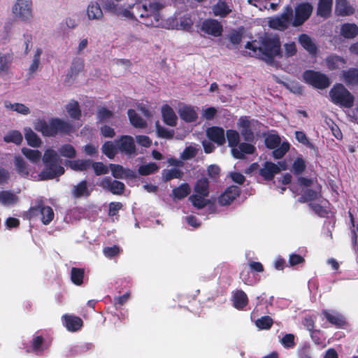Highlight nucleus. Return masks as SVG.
I'll use <instances>...</instances> for the list:
<instances>
[{
  "instance_id": "obj_24",
  "label": "nucleus",
  "mask_w": 358,
  "mask_h": 358,
  "mask_svg": "<svg viewBox=\"0 0 358 358\" xmlns=\"http://www.w3.org/2000/svg\"><path fill=\"white\" fill-rule=\"evenodd\" d=\"M280 171V168L275 164L272 162H266L264 166L260 169V174L266 180H271L275 173Z\"/></svg>"
},
{
  "instance_id": "obj_25",
  "label": "nucleus",
  "mask_w": 358,
  "mask_h": 358,
  "mask_svg": "<svg viewBox=\"0 0 358 358\" xmlns=\"http://www.w3.org/2000/svg\"><path fill=\"white\" fill-rule=\"evenodd\" d=\"M231 12V8L224 1L219 0L218 2L213 6V13L215 16L224 17Z\"/></svg>"
},
{
  "instance_id": "obj_2",
  "label": "nucleus",
  "mask_w": 358,
  "mask_h": 358,
  "mask_svg": "<svg viewBox=\"0 0 358 358\" xmlns=\"http://www.w3.org/2000/svg\"><path fill=\"white\" fill-rule=\"evenodd\" d=\"M163 5L159 2L147 3H135L129 9H123L121 15L139 20L147 27H160L162 25L160 10Z\"/></svg>"
},
{
  "instance_id": "obj_36",
  "label": "nucleus",
  "mask_w": 358,
  "mask_h": 358,
  "mask_svg": "<svg viewBox=\"0 0 358 358\" xmlns=\"http://www.w3.org/2000/svg\"><path fill=\"white\" fill-rule=\"evenodd\" d=\"M110 169L112 175L116 178H123L132 176L134 175L132 171L126 170L122 166L118 164H110Z\"/></svg>"
},
{
  "instance_id": "obj_17",
  "label": "nucleus",
  "mask_w": 358,
  "mask_h": 358,
  "mask_svg": "<svg viewBox=\"0 0 358 358\" xmlns=\"http://www.w3.org/2000/svg\"><path fill=\"white\" fill-rule=\"evenodd\" d=\"M240 194L238 187L232 185L229 187L218 198L221 206L229 205Z\"/></svg>"
},
{
  "instance_id": "obj_47",
  "label": "nucleus",
  "mask_w": 358,
  "mask_h": 358,
  "mask_svg": "<svg viewBox=\"0 0 358 358\" xmlns=\"http://www.w3.org/2000/svg\"><path fill=\"white\" fill-rule=\"evenodd\" d=\"M66 110L70 117L73 119H79L81 115V111L79 104L76 101H71L66 106Z\"/></svg>"
},
{
  "instance_id": "obj_42",
  "label": "nucleus",
  "mask_w": 358,
  "mask_h": 358,
  "mask_svg": "<svg viewBox=\"0 0 358 358\" xmlns=\"http://www.w3.org/2000/svg\"><path fill=\"white\" fill-rule=\"evenodd\" d=\"M87 13L90 20H99L103 16L102 10L97 3H90L87 7Z\"/></svg>"
},
{
  "instance_id": "obj_37",
  "label": "nucleus",
  "mask_w": 358,
  "mask_h": 358,
  "mask_svg": "<svg viewBox=\"0 0 358 358\" xmlns=\"http://www.w3.org/2000/svg\"><path fill=\"white\" fill-rule=\"evenodd\" d=\"M333 0H320L317 8V14L324 17L329 15L331 11Z\"/></svg>"
},
{
  "instance_id": "obj_61",
  "label": "nucleus",
  "mask_w": 358,
  "mask_h": 358,
  "mask_svg": "<svg viewBox=\"0 0 358 358\" xmlns=\"http://www.w3.org/2000/svg\"><path fill=\"white\" fill-rule=\"evenodd\" d=\"M120 252V249L117 245H113L111 247H106L103 250V252L104 255L108 258H112L116 255H117Z\"/></svg>"
},
{
  "instance_id": "obj_35",
  "label": "nucleus",
  "mask_w": 358,
  "mask_h": 358,
  "mask_svg": "<svg viewBox=\"0 0 358 358\" xmlns=\"http://www.w3.org/2000/svg\"><path fill=\"white\" fill-rule=\"evenodd\" d=\"M326 63L329 69L334 70L343 66L346 64V60L338 55H332L326 59Z\"/></svg>"
},
{
  "instance_id": "obj_56",
  "label": "nucleus",
  "mask_w": 358,
  "mask_h": 358,
  "mask_svg": "<svg viewBox=\"0 0 358 358\" xmlns=\"http://www.w3.org/2000/svg\"><path fill=\"white\" fill-rule=\"evenodd\" d=\"M118 150L116 143L113 144L111 142H106L102 147L103 152L109 158L112 159L116 154Z\"/></svg>"
},
{
  "instance_id": "obj_57",
  "label": "nucleus",
  "mask_w": 358,
  "mask_h": 358,
  "mask_svg": "<svg viewBox=\"0 0 358 358\" xmlns=\"http://www.w3.org/2000/svg\"><path fill=\"white\" fill-rule=\"evenodd\" d=\"M319 196L320 194L318 192L307 189L303 192L300 201L302 202L313 201L317 199Z\"/></svg>"
},
{
  "instance_id": "obj_7",
  "label": "nucleus",
  "mask_w": 358,
  "mask_h": 358,
  "mask_svg": "<svg viewBox=\"0 0 358 358\" xmlns=\"http://www.w3.org/2000/svg\"><path fill=\"white\" fill-rule=\"evenodd\" d=\"M267 148L273 149V156L275 159L282 158L289 149V143L287 141L281 143V139L276 134H270L265 139Z\"/></svg>"
},
{
  "instance_id": "obj_50",
  "label": "nucleus",
  "mask_w": 358,
  "mask_h": 358,
  "mask_svg": "<svg viewBox=\"0 0 358 358\" xmlns=\"http://www.w3.org/2000/svg\"><path fill=\"white\" fill-rule=\"evenodd\" d=\"M61 156L67 158H74L76 156V150L71 144H64L59 148Z\"/></svg>"
},
{
  "instance_id": "obj_26",
  "label": "nucleus",
  "mask_w": 358,
  "mask_h": 358,
  "mask_svg": "<svg viewBox=\"0 0 358 358\" xmlns=\"http://www.w3.org/2000/svg\"><path fill=\"white\" fill-rule=\"evenodd\" d=\"M103 8L109 12L121 15L123 8L119 3L121 0H100Z\"/></svg>"
},
{
  "instance_id": "obj_59",
  "label": "nucleus",
  "mask_w": 358,
  "mask_h": 358,
  "mask_svg": "<svg viewBox=\"0 0 358 358\" xmlns=\"http://www.w3.org/2000/svg\"><path fill=\"white\" fill-rule=\"evenodd\" d=\"M295 336L292 334H285L280 342L285 348H293L295 346Z\"/></svg>"
},
{
  "instance_id": "obj_54",
  "label": "nucleus",
  "mask_w": 358,
  "mask_h": 358,
  "mask_svg": "<svg viewBox=\"0 0 358 358\" xmlns=\"http://www.w3.org/2000/svg\"><path fill=\"white\" fill-rule=\"evenodd\" d=\"M15 165L17 172L20 175L23 176H27L29 175L27 164L22 157H16L15 158Z\"/></svg>"
},
{
  "instance_id": "obj_33",
  "label": "nucleus",
  "mask_w": 358,
  "mask_h": 358,
  "mask_svg": "<svg viewBox=\"0 0 358 358\" xmlns=\"http://www.w3.org/2000/svg\"><path fill=\"white\" fill-rule=\"evenodd\" d=\"M92 161L89 159H78L69 161L67 165L73 171H83L91 167Z\"/></svg>"
},
{
  "instance_id": "obj_45",
  "label": "nucleus",
  "mask_w": 358,
  "mask_h": 358,
  "mask_svg": "<svg viewBox=\"0 0 358 358\" xmlns=\"http://www.w3.org/2000/svg\"><path fill=\"white\" fill-rule=\"evenodd\" d=\"M84 61L83 59L76 57L72 61L71 66L67 76L74 77L78 75L83 69Z\"/></svg>"
},
{
  "instance_id": "obj_39",
  "label": "nucleus",
  "mask_w": 358,
  "mask_h": 358,
  "mask_svg": "<svg viewBox=\"0 0 358 358\" xmlns=\"http://www.w3.org/2000/svg\"><path fill=\"white\" fill-rule=\"evenodd\" d=\"M131 124L136 128H145L146 121L142 119L134 110L129 109L127 112Z\"/></svg>"
},
{
  "instance_id": "obj_15",
  "label": "nucleus",
  "mask_w": 358,
  "mask_h": 358,
  "mask_svg": "<svg viewBox=\"0 0 358 358\" xmlns=\"http://www.w3.org/2000/svg\"><path fill=\"white\" fill-rule=\"evenodd\" d=\"M99 185L103 189L111 192L113 194H120L123 192L124 189V185L123 182L117 180H113L110 178H103L101 180Z\"/></svg>"
},
{
  "instance_id": "obj_53",
  "label": "nucleus",
  "mask_w": 358,
  "mask_h": 358,
  "mask_svg": "<svg viewBox=\"0 0 358 358\" xmlns=\"http://www.w3.org/2000/svg\"><path fill=\"white\" fill-rule=\"evenodd\" d=\"M32 347L36 353L41 352L48 347V345L44 342L43 338L40 336H34L32 341Z\"/></svg>"
},
{
  "instance_id": "obj_16",
  "label": "nucleus",
  "mask_w": 358,
  "mask_h": 358,
  "mask_svg": "<svg viewBox=\"0 0 358 358\" xmlns=\"http://www.w3.org/2000/svg\"><path fill=\"white\" fill-rule=\"evenodd\" d=\"M322 313L329 322L338 328L344 327L346 324L345 317L338 312L333 310H323Z\"/></svg>"
},
{
  "instance_id": "obj_31",
  "label": "nucleus",
  "mask_w": 358,
  "mask_h": 358,
  "mask_svg": "<svg viewBox=\"0 0 358 358\" xmlns=\"http://www.w3.org/2000/svg\"><path fill=\"white\" fill-rule=\"evenodd\" d=\"M341 34L347 38H353L358 34V27L354 23L343 24L341 28Z\"/></svg>"
},
{
  "instance_id": "obj_34",
  "label": "nucleus",
  "mask_w": 358,
  "mask_h": 358,
  "mask_svg": "<svg viewBox=\"0 0 358 358\" xmlns=\"http://www.w3.org/2000/svg\"><path fill=\"white\" fill-rule=\"evenodd\" d=\"M234 306L237 309H243L248 303V296L241 290L236 291L233 295Z\"/></svg>"
},
{
  "instance_id": "obj_3",
  "label": "nucleus",
  "mask_w": 358,
  "mask_h": 358,
  "mask_svg": "<svg viewBox=\"0 0 358 358\" xmlns=\"http://www.w3.org/2000/svg\"><path fill=\"white\" fill-rule=\"evenodd\" d=\"M245 48L249 50L248 54L251 57H260L264 55L268 58L277 56L280 52V43L279 38L275 36H265L262 43L255 41L248 42Z\"/></svg>"
},
{
  "instance_id": "obj_46",
  "label": "nucleus",
  "mask_w": 358,
  "mask_h": 358,
  "mask_svg": "<svg viewBox=\"0 0 358 358\" xmlns=\"http://www.w3.org/2000/svg\"><path fill=\"white\" fill-rule=\"evenodd\" d=\"M194 194L208 196V181L206 178H201L199 180L194 186Z\"/></svg>"
},
{
  "instance_id": "obj_44",
  "label": "nucleus",
  "mask_w": 358,
  "mask_h": 358,
  "mask_svg": "<svg viewBox=\"0 0 358 358\" xmlns=\"http://www.w3.org/2000/svg\"><path fill=\"white\" fill-rule=\"evenodd\" d=\"M3 140L6 143H13L16 145H20L22 142L23 136L19 131L12 130L4 136Z\"/></svg>"
},
{
  "instance_id": "obj_30",
  "label": "nucleus",
  "mask_w": 358,
  "mask_h": 358,
  "mask_svg": "<svg viewBox=\"0 0 358 358\" xmlns=\"http://www.w3.org/2000/svg\"><path fill=\"white\" fill-rule=\"evenodd\" d=\"M342 79L348 85H355L358 84V69H350L347 71H343L341 73Z\"/></svg>"
},
{
  "instance_id": "obj_40",
  "label": "nucleus",
  "mask_w": 358,
  "mask_h": 358,
  "mask_svg": "<svg viewBox=\"0 0 358 358\" xmlns=\"http://www.w3.org/2000/svg\"><path fill=\"white\" fill-rule=\"evenodd\" d=\"M43 50L41 48H36L34 50L31 64L29 67V73L33 74L36 73L41 64V57Z\"/></svg>"
},
{
  "instance_id": "obj_64",
  "label": "nucleus",
  "mask_w": 358,
  "mask_h": 358,
  "mask_svg": "<svg viewBox=\"0 0 358 358\" xmlns=\"http://www.w3.org/2000/svg\"><path fill=\"white\" fill-rule=\"evenodd\" d=\"M91 166L96 175L105 174L108 172V167L101 162H92Z\"/></svg>"
},
{
  "instance_id": "obj_63",
  "label": "nucleus",
  "mask_w": 358,
  "mask_h": 358,
  "mask_svg": "<svg viewBox=\"0 0 358 358\" xmlns=\"http://www.w3.org/2000/svg\"><path fill=\"white\" fill-rule=\"evenodd\" d=\"M306 167L305 162L301 158H297L293 164V171L295 173L299 174L303 171Z\"/></svg>"
},
{
  "instance_id": "obj_55",
  "label": "nucleus",
  "mask_w": 358,
  "mask_h": 358,
  "mask_svg": "<svg viewBox=\"0 0 358 358\" xmlns=\"http://www.w3.org/2000/svg\"><path fill=\"white\" fill-rule=\"evenodd\" d=\"M182 172L176 168L164 170L163 171V178L166 181L173 178H180L182 176Z\"/></svg>"
},
{
  "instance_id": "obj_6",
  "label": "nucleus",
  "mask_w": 358,
  "mask_h": 358,
  "mask_svg": "<svg viewBox=\"0 0 358 358\" xmlns=\"http://www.w3.org/2000/svg\"><path fill=\"white\" fill-rule=\"evenodd\" d=\"M11 12L15 19L30 23L33 20L31 0H16L12 6Z\"/></svg>"
},
{
  "instance_id": "obj_32",
  "label": "nucleus",
  "mask_w": 358,
  "mask_h": 358,
  "mask_svg": "<svg viewBox=\"0 0 358 358\" xmlns=\"http://www.w3.org/2000/svg\"><path fill=\"white\" fill-rule=\"evenodd\" d=\"M18 201V198L13 192L10 191L0 192V203L6 206H10L15 204Z\"/></svg>"
},
{
  "instance_id": "obj_10",
  "label": "nucleus",
  "mask_w": 358,
  "mask_h": 358,
  "mask_svg": "<svg viewBox=\"0 0 358 358\" xmlns=\"http://www.w3.org/2000/svg\"><path fill=\"white\" fill-rule=\"evenodd\" d=\"M238 128L246 141L250 142L254 139V131L259 123L257 120L247 117H241L237 122Z\"/></svg>"
},
{
  "instance_id": "obj_9",
  "label": "nucleus",
  "mask_w": 358,
  "mask_h": 358,
  "mask_svg": "<svg viewBox=\"0 0 358 358\" xmlns=\"http://www.w3.org/2000/svg\"><path fill=\"white\" fill-rule=\"evenodd\" d=\"M305 82L317 89H324L329 86V78L324 73L307 70L303 74Z\"/></svg>"
},
{
  "instance_id": "obj_21",
  "label": "nucleus",
  "mask_w": 358,
  "mask_h": 358,
  "mask_svg": "<svg viewBox=\"0 0 358 358\" xmlns=\"http://www.w3.org/2000/svg\"><path fill=\"white\" fill-rule=\"evenodd\" d=\"M229 146L231 148V154L234 157H239L240 153L237 148L239 144L240 136L238 132L235 130H228L226 134Z\"/></svg>"
},
{
  "instance_id": "obj_1",
  "label": "nucleus",
  "mask_w": 358,
  "mask_h": 358,
  "mask_svg": "<svg viewBox=\"0 0 358 358\" xmlns=\"http://www.w3.org/2000/svg\"><path fill=\"white\" fill-rule=\"evenodd\" d=\"M22 152L33 164H38L42 159L45 168L38 175L40 180L53 179L64 173V168L62 165V159L59 158L57 152L52 148L46 149L43 157L41 152L38 150L23 148Z\"/></svg>"
},
{
  "instance_id": "obj_62",
  "label": "nucleus",
  "mask_w": 358,
  "mask_h": 358,
  "mask_svg": "<svg viewBox=\"0 0 358 358\" xmlns=\"http://www.w3.org/2000/svg\"><path fill=\"white\" fill-rule=\"evenodd\" d=\"M157 132L159 137L168 139L172 138L174 134L173 130L159 126H157Z\"/></svg>"
},
{
  "instance_id": "obj_8",
  "label": "nucleus",
  "mask_w": 358,
  "mask_h": 358,
  "mask_svg": "<svg viewBox=\"0 0 358 358\" xmlns=\"http://www.w3.org/2000/svg\"><path fill=\"white\" fill-rule=\"evenodd\" d=\"M268 24L270 27L278 30H284L290 25L293 26V10L292 7L287 6L280 16L271 18Z\"/></svg>"
},
{
  "instance_id": "obj_51",
  "label": "nucleus",
  "mask_w": 358,
  "mask_h": 358,
  "mask_svg": "<svg viewBox=\"0 0 358 358\" xmlns=\"http://www.w3.org/2000/svg\"><path fill=\"white\" fill-rule=\"evenodd\" d=\"M237 148L238 149V152L240 153L239 157H234L237 159H242L244 157L245 154H252L255 150V146L248 143H239Z\"/></svg>"
},
{
  "instance_id": "obj_20",
  "label": "nucleus",
  "mask_w": 358,
  "mask_h": 358,
  "mask_svg": "<svg viewBox=\"0 0 358 358\" xmlns=\"http://www.w3.org/2000/svg\"><path fill=\"white\" fill-rule=\"evenodd\" d=\"M206 134L209 139L218 145H222L225 142L224 130L218 127L208 128Z\"/></svg>"
},
{
  "instance_id": "obj_14",
  "label": "nucleus",
  "mask_w": 358,
  "mask_h": 358,
  "mask_svg": "<svg viewBox=\"0 0 358 358\" xmlns=\"http://www.w3.org/2000/svg\"><path fill=\"white\" fill-rule=\"evenodd\" d=\"M118 150L127 155L136 154V146L134 138L130 136H122L116 141Z\"/></svg>"
},
{
  "instance_id": "obj_41",
  "label": "nucleus",
  "mask_w": 358,
  "mask_h": 358,
  "mask_svg": "<svg viewBox=\"0 0 358 358\" xmlns=\"http://www.w3.org/2000/svg\"><path fill=\"white\" fill-rule=\"evenodd\" d=\"M300 44L310 54H315L317 48L311 38L307 34H301L299 38Z\"/></svg>"
},
{
  "instance_id": "obj_5",
  "label": "nucleus",
  "mask_w": 358,
  "mask_h": 358,
  "mask_svg": "<svg viewBox=\"0 0 358 358\" xmlns=\"http://www.w3.org/2000/svg\"><path fill=\"white\" fill-rule=\"evenodd\" d=\"M331 101L340 106L350 108L353 106V95L342 85H335L329 92Z\"/></svg>"
},
{
  "instance_id": "obj_4",
  "label": "nucleus",
  "mask_w": 358,
  "mask_h": 358,
  "mask_svg": "<svg viewBox=\"0 0 358 358\" xmlns=\"http://www.w3.org/2000/svg\"><path fill=\"white\" fill-rule=\"evenodd\" d=\"M34 127L44 136H55L58 133H69L72 130L69 122L59 118H52L48 122L43 119H36L34 121Z\"/></svg>"
},
{
  "instance_id": "obj_29",
  "label": "nucleus",
  "mask_w": 358,
  "mask_h": 358,
  "mask_svg": "<svg viewBox=\"0 0 358 358\" xmlns=\"http://www.w3.org/2000/svg\"><path fill=\"white\" fill-rule=\"evenodd\" d=\"M12 61L11 54L0 52V76L8 74Z\"/></svg>"
},
{
  "instance_id": "obj_22",
  "label": "nucleus",
  "mask_w": 358,
  "mask_h": 358,
  "mask_svg": "<svg viewBox=\"0 0 358 358\" xmlns=\"http://www.w3.org/2000/svg\"><path fill=\"white\" fill-rule=\"evenodd\" d=\"M162 115L165 124L171 127L176 125L178 117L171 106L166 104L164 105L162 107Z\"/></svg>"
},
{
  "instance_id": "obj_12",
  "label": "nucleus",
  "mask_w": 358,
  "mask_h": 358,
  "mask_svg": "<svg viewBox=\"0 0 358 358\" xmlns=\"http://www.w3.org/2000/svg\"><path fill=\"white\" fill-rule=\"evenodd\" d=\"M199 29L201 32L214 37L220 36L223 32L221 22L211 18L204 20L201 23Z\"/></svg>"
},
{
  "instance_id": "obj_27",
  "label": "nucleus",
  "mask_w": 358,
  "mask_h": 358,
  "mask_svg": "<svg viewBox=\"0 0 358 358\" xmlns=\"http://www.w3.org/2000/svg\"><path fill=\"white\" fill-rule=\"evenodd\" d=\"M3 105L6 109L15 111L23 115H27L31 112L29 108L23 103H11L9 101H5Z\"/></svg>"
},
{
  "instance_id": "obj_28",
  "label": "nucleus",
  "mask_w": 358,
  "mask_h": 358,
  "mask_svg": "<svg viewBox=\"0 0 358 358\" xmlns=\"http://www.w3.org/2000/svg\"><path fill=\"white\" fill-rule=\"evenodd\" d=\"M336 13L342 16L350 15L354 13V8L349 4L347 0H336Z\"/></svg>"
},
{
  "instance_id": "obj_48",
  "label": "nucleus",
  "mask_w": 358,
  "mask_h": 358,
  "mask_svg": "<svg viewBox=\"0 0 358 358\" xmlns=\"http://www.w3.org/2000/svg\"><path fill=\"white\" fill-rule=\"evenodd\" d=\"M206 196H203L197 194H193L189 197V200L192 202V205L200 209L205 207L209 202V201L206 199Z\"/></svg>"
},
{
  "instance_id": "obj_43",
  "label": "nucleus",
  "mask_w": 358,
  "mask_h": 358,
  "mask_svg": "<svg viewBox=\"0 0 358 358\" xmlns=\"http://www.w3.org/2000/svg\"><path fill=\"white\" fill-rule=\"evenodd\" d=\"M72 194L75 197L88 196L90 191L88 189L87 182L81 181L77 185L73 186Z\"/></svg>"
},
{
  "instance_id": "obj_13",
  "label": "nucleus",
  "mask_w": 358,
  "mask_h": 358,
  "mask_svg": "<svg viewBox=\"0 0 358 358\" xmlns=\"http://www.w3.org/2000/svg\"><path fill=\"white\" fill-rule=\"evenodd\" d=\"M313 7L309 3H302L297 5L295 8V16L293 18V26L298 27L301 25L310 16Z\"/></svg>"
},
{
  "instance_id": "obj_38",
  "label": "nucleus",
  "mask_w": 358,
  "mask_h": 358,
  "mask_svg": "<svg viewBox=\"0 0 358 358\" xmlns=\"http://www.w3.org/2000/svg\"><path fill=\"white\" fill-rule=\"evenodd\" d=\"M191 188L187 183H183L172 191V196L174 200H180L187 196L190 192Z\"/></svg>"
},
{
  "instance_id": "obj_18",
  "label": "nucleus",
  "mask_w": 358,
  "mask_h": 358,
  "mask_svg": "<svg viewBox=\"0 0 358 358\" xmlns=\"http://www.w3.org/2000/svg\"><path fill=\"white\" fill-rule=\"evenodd\" d=\"M181 119L187 122H194L197 119V113L194 108L184 103H180L178 108Z\"/></svg>"
},
{
  "instance_id": "obj_60",
  "label": "nucleus",
  "mask_w": 358,
  "mask_h": 358,
  "mask_svg": "<svg viewBox=\"0 0 358 358\" xmlns=\"http://www.w3.org/2000/svg\"><path fill=\"white\" fill-rule=\"evenodd\" d=\"M198 152V148L193 145L187 147L181 153V158L184 160L189 159L194 157Z\"/></svg>"
},
{
  "instance_id": "obj_58",
  "label": "nucleus",
  "mask_w": 358,
  "mask_h": 358,
  "mask_svg": "<svg viewBox=\"0 0 358 358\" xmlns=\"http://www.w3.org/2000/svg\"><path fill=\"white\" fill-rule=\"evenodd\" d=\"M255 324L259 329H268L273 324V320L269 316H264L257 319Z\"/></svg>"
},
{
  "instance_id": "obj_19",
  "label": "nucleus",
  "mask_w": 358,
  "mask_h": 358,
  "mask_svg": "<svg viewBox=\"0 0 358 358\" xmlns=\"http://www.w3.org/2000/svg\"><path fill=\"white\" fill-rule=\"evenodd\" d=\"M62 322L64 327L69 331H77L83 326V320L77 316L72 315H64L62 316Z\"/></svg>"
},
{
  "instance_id": "obj_23",
  "label": "nucleus",
  "mask_w": 358,
  "mask_h": 358,
  "mask_svg": "<svg viewBox=\"0 0 358 358\" xmlns=\"http://www.w3.org/2000/svg\"><path fill=\"white\" fill-rule=\"evenodd\" d=\"M24 134L29 145L33 148H39L41 145V139L30 127H24Z\"/></svg>"
},
{
  "instance_id": "obj_11",
  "label": "nucleus",
  "mask_w": 358,
  "mask_h": 358,
  "mask_svg": "<svg viewBox=\"0 0 358 358\" xmlns=\"http://www.w3.org/2000/svg\"><path fill=\"white\" fill-rule=\"evenodd\" d=\"M38 215H41L40 219L45 225L49 224L55 217L52 208L50 206H47L31 207L27 213V217L29 219H31Z\"/></svg>"
},
{
  "instance_id": "obj_52",
  "label": "nucleus",
  "mask_w": 358,
  "mask_h": 358,
  "mask_svg": "<svg viewBox=\"0 0 358 358\" xmlns=\"http://www.w3.org/2000/svg\"><path fill=\"white\" fill-rule=\"evenodd\" d=\"M84 270L82 268H73L71 271V279L76 285H80L83 282Z\"/></svg>"
},
{
  "instance_id": "obj_49",
  "label": "nucleus",
  "mask_w": 358,
  "mask_h": 358,
  "mask_svg": "<svg viewBox=\"0 0 358 358\" xmlns=\"http://www.w3.org/2000/svg\"><path fill=\"white\" fill-rule=\"evenodd\" d=\"M159 169V166L155 162H150L143 164L138 168V173L141 176H148L152 174Z\"/></svg>"
}]
</instances>
